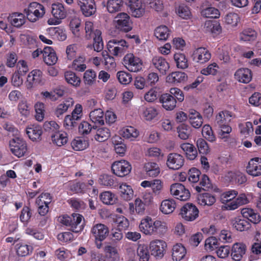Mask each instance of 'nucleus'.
I'll use <instances>...</instances> for the list:
<instances>
[{
    "label": "nucleus",
    "instance_id": "obj_9",
    "mask_svg": "<svg viewBox=\"0 0 261 261\" xmlns=\"http://www.w3.org/2000/svg\"><path fill=\"white\" fill-rule=\"evenodd\" d=\"M166 247V243L161 240L152 241L149 244L150 253L157 259H161L164 256Z\"/></svg>",
    "mask_w": 261,
    "mask_h": 261
},
{
    "label": "nucleus",
    "instance_id": "obj_6",
    "mask_svg": "<svg viewBox=\"0 0 261 261\" xmlns=\"http://www.w3.org/2000/svg\"><path fill=\"white\" fill-rule=\"evenodd\" d=\"M128 47L127 42L123 39H113L107 44L109 51L114 56H119L124 53Z\"/></svg>",
    "mask_w": 261,
    "mask_h": 261
},
{
    "label": "nucleus",
    "instance_id": "obj_51",
    "mask_svg": "<svg viewBox=\"0 0 261 261\" xmlns=\"http://www.w3.org/2000/svg\"><path fill=\"white\" fill-rule=\"evenodd\" d=\"M104 251L110 261H119L120 256L117 249L111 245L105 246Z\"/></svg>",
    "mask_w": 261,
    "mask_h": 261
},
{
    "label": "nucleus",
    "instance_id": "obj_39",
    "mask_svg": "<svg viewBox=\"0 0 261 261\" xmlns=\"http://www.w3.org/2000/svg\"><path fill=\"white\" fill-rule=\"evenodd\" d=\"M120 134L123 138L132 141L138 137L139 133L135 127L127 126L122 129Z\"/></svg>",
    "mask_w": 261,
    "mask_h": 261
},
{
    "label": "nucleus",
    "instance_id": "obj_3",
    "mask_svg": "<svg viewBox=\"0 0 261 261\" xmlns=\"http://www.w3.org/2000/svg\"><path fill=\"white\" fill-rule=\"evenodd\" d=\"M122 64L126 69L133 72H138L142 69L143 61L133 54H127L123 57Z\"/></svg>",
    "mask_w": 261,
    "mask_h": 261
},
{
    "label": "nucleus",
    "instance_id": "obj_61",
    "mask_svg": "<svg viewBox=\"0 0 261 261\" xmlns=\"http://www.w3.org/2000/svg\"><path fill=\"white\" fill-rule=\"evenodd\" d=\"M42 72L40 70L35 69L32 70L28 76V81L32 82L33 84H39L42 79Z\"/></svg>",
    "mask_w": 261,
    "mask_h": 261
},
{
    "label": "nucleus",
    "instance_id": "obj_36",
    "mask_svg": "<svg viewBox=\"0 0 261 261\" xmlns=\"http://www.w3.org/2000/svg\"><path fill=\"white\" fill-rule=\"evenodd\" d=\"M180 148L185 152L186 157L190 160H194L197 155V151L195 146L189 143H184Z\"/></svg>",
    "mask_w": 261,
    "mask_h": 261
},
{
    "label": "nucleus",
    "instance_id": "obj_10",
    "mask_svg": "<svg viewBox=\"0 0 261 261\" xmlns=\"http://www.w3.org/2000/svg\"><path fill=\"white\" fill-rule=\"evenodd\" d=\"M184 157L179 153H170L167 155L166 165L170 169L178 170L184 166Z\"/></svg>",
    "mask_w": 261,
    "mask_h": 261
},
{
    "label": "nucleus",
    "instance_id": "obj_60",
    "mask_svg": "<svg viewBox=\"0 0 261 261\" xmlns=\"http://www.w3.org/2000/svg\"><path fill=\"white\" fill-rule=\"evenodd\" d=\"M218 125L220 128V130L219 132L220 138L226 141L229 138L230 133L232 131L231 126L229 125V123L219 124Z\"/></svg>",
    "mask_w": 261,
    "mask_h": 261
},
{
    "label": "nucleus",
    "instance_id": "obj_46",
    "mask_svg": "<svg viewBox=\"0 0 261 261\" xmlns=\"http://www.w3.org/2000/svg\"><path fill=\"white\" fill-rule=\"evenodd\" d=\"M73 102L72 98H69L59 104L55 111L56 116L59 117L63 115L68 110L69 108L73 106Z\"/></svg>",
    "mask_w": 261,
    "mask_h": 261
},
{
    "label": "nucleus",
    "instance_id": "obj_12",
    "mask_svg": "<svg viewBox=\"0 0 261 261\" xmlns=\"http://www.w3.org/2000/svg\"><path fill=\"white\" fill-rule=\"evenodd\" d=\"M51 13L56 19L55 22H50L48 20V23L50 24H57L61 22V20L65 18L66 16V11L64 6L60 3L53 4L51 6Z\"/></svg>",
    "mask_w": 261,
    "mask_h": 261
},
{
    "label": "nucleus",
    "instance_id": "obj_56",
    "mask_svg": "<svg viewBox=\"0 0 261 261\" xmlns=\"http://www.w3.org/2000/svg\"><path fill=\"white\" fill-rule=\"evenodd\" d=\"M11 23L15 27L20 28L25 22V16L22 13H14L10 18Z\"/></svg>",
    "mask_w": 261,
    "mask_h": 261
},
{
    "label": "nucleus",
    "instance_id": "obj_40",
    "mask_svg": "<svg viewBox=\"0 0 261 261\" xmlns=\"http://www.w3.org/2000/svg\"><path fill=\"white\" fill-rule=\"evenodd\" d=\"M205 31L213 34H219L221 32V27L216 20H207L204 23Z\"/></svg>",
    "mask_w": 261,
    "mask_h": 261
},
{
    "label": "nucleus",
    "instance_id": "obj_54",
    "mask_svg": "<svg viewBox=\"0 0 261 261\" xmlns=\"http://www.w3.org/2000/svg\"><path fill=\"white\" fill-rule=\"evenodd\" d=\"M97 75L95 71L92 69L86 70L83 76V81L85 85L92 86L96 80Z\"/></svg>",
    "mask_w": 261,
    "mask_h": 261
},
{
    "label": "nucleus",
    "instance_id": "obj_27",
    "mask_svg": "<svg viewBox=\"0 0 261 261\" xmlns=\"http://www.w3.org/2000/svg\"><path fill=\"white\" fill-rule=\"evenodd\" d=\"M236 117L235 114L228 110L220 111L216 116V122L217 125L229 123L232 118Z\"/></svg>",
    "mask_w": 261,
    "mask_h": 261
},
{
    "label": "nucleus",
    "instance_id": "obj_2",
    "mask_svg": "<svg viewBox=\"0 0 261 261\" xmlns=\"http://www.w3.org/2000/svg\"><path fill=\"white\" fill-rule=\"evenodd\" d=\"M23 12L29 21L35 22L44 16L45 10L42 4L37 2H32L24 9Z\"/></svg>",
    "mask_w": 261,
    "mask_h": 261
},
{
    "label": "nucleus",
    "instance_id": "obj_4",
    "mask_svg": "<svg viewBox=\"0 0 261 261\" xmlns=\"http://www.w3.org/2000/svg\"><path fill=\"white\" fill-rule=\"evenodd\" d=\"M83 108L81 105L76 104L71 115L66 116L64 120V126L67 129H72L77 127L82 116Z\"/></svg>",
    "mask_w": 261,
    "mask_h": 261
},
{
    "label": "nucleus",
    "instance_id": "obj_33",
    "mask_svg": "<svg viewBox=\"0 0 261 261\" xmlns=\"http://www.w3.org/2000/svg\"><path fill=\"white\" fill-rule=\"evenodd\" d=\"M188 76L184 72L175 71L169 74L167 77V81L174 84L184 82L187 81Z\"/></svg>",
    "mask_w": 261,
    "mask_h": 261
},
{
    "label": "nucleus",
    "instance_id": "obj_30",
    "mask_svg": "<svg viewBox=\"0 0 261 261\" xmlns=\"http://www.w3.org/2000/svg\"><path fill=\"white\" fill-rule=\"evenodd\" d=\"M153 224L151 218L147 217L141 220L139 225L140 230L146 235H152L153 234Z\"/></svg>",
    "mask_w": 261,
    "mask_h": 261
},
{
    "label": "nucleus",
    "instance_id": "obj_44",
    "mask_svg": "<svg viewBox=\"0 0 261 261\" xmlns=\"http://www.w3.org/2000/svg\"><path fill=\"white\" fill-rule=\"evenodd\" d=\"M199 185L200 186H196L194 187V189L198 193L201 192L202 190L206 191L213 188V185L209 177L205 174L201 175Z\"/></svg>",
    "mask_w": 261,
    "mask_h": 261
},
{
    "label": "nucleus",
    "instance_id": "obj_11",
    "mask_svg": "<svg viewBox=\"0 0 261 261\" xmlns=\"http://www.w3.org/2000/svg\"><path fill=\"white\" fill-rule=\"evenodd\" d=\"M249 202L245 194L239 195L237 198L229 200H225L222 208L223 210L232 211L238 208L239 206L246 204Z\"/></svg>",
    "mask_w": 261,
    "mask_h": 261
},
{
    "label": "nucleus",
    "instance_id": "obj_47",
    "mask_svg": "<svg viewBox=\"0 0 261 261\" xmlns=\"http://www.w3.org/2000/svg\"><path fill=\"white\" fill-rule=\"evenodd\" d=\"M49 33L54 38L59 41H64L67 38L65 29L61 27L51 28Z\"/></svg>",
    "mask_w": 261,
    "mask_h": 261
},
{
    "label": "nucleus",
    "instance_id": "obj_42",
    "mask_svg": "<svg viewBox=\"0 0 261 261\" xmlns=\"http://www.w3.org/2000/svg\"><path fill=\"white\" fill-rule=\"evenodd\" d=\"M198 203L203 206L212 205L216 201L215 196L208 193L200 194L197 198Z\"/></svg>",
    "mask_w": 261,
    "mask_h": 261
},
{
    "label": "nucleus",
    "instance_id": "obj_35",
    "mask_svg": "<svg viewBox=\"0 0 261 261\" xmlns=\"http://www.w3.org/2000/svg\"><path fill=\"white\" fill-rule=\"evenodd\" d=\"M95 129L93 133L94 134V139L100 142H104L110 137V130L107 127H100Z\"/></svg>",
    "mask_w": 261,
    "mask_h": 261
},
{
    "label": "nucleus",
    "instance_id": "obj_31",
    "mask_svg": "<svg viewBox=\"0 0 261 261\" xmlns=\"http://www.w3.org/2000/svg\"><path fill=\"white\" fill-rule=\"evenodd\" d=\"M144 169L147 176L155 177L160 173L161 170L159 165L155 162H147L144 164Z\"/></svg>",
    "mask_w": 261,
    "mask_h": 261
},
{
    "label": "nucleus",
    "instance_id": "obj_38",
    "mask_svg": "<svg viewBox=\"0 0 261 261\" xmlns=\"http://www.w3.org/2000/svg\"><path fill=\"white\" fill-rule=\"evenodd\" d=\"M86 58L84 56H79L73 60L70 67L77 72H83L87 68Z\"/></svg>",
    "mask_w": 261,
    "mask_h": 261
},
{
    "label": "nucleus",
    "instance_id": "obj_53",
    "mask_svg": "<svg viewBox=\"0 0 261 261\" xmlns=\"http://www.w3.org/2000/svg\"><path fill=\"white\" fill-rule=\"evenodd\" d=\"M129 210L130 212H144L147 206L142 200L136 198L134 203H129Z\"/></svg>",
    "mask_w": 261,
    "mask_h": 261
},
{
    "label": "nucleus",
    "instance_id": "obj_23",
    "mask_svg": "<svg viewBox=\"0 0 261 261\" xmlns=\"http://www.w3.org/2000/svg\"><path fill=\"white\" fill-rule=\"evenodd\" d=\"M231 250L232 259L235 261H240L245 254L246 247L243 243H236L233 245Z\"/></svg>",
    "mask_w": 261,
    "mask_h": 261
},
{
    "label": "nucleus",
    "instance_id": "obj_58",
    "mask_svg": "<svg viewBox=\"0 0 261 261\" xmlns=\"http://www.w3.org/2000/svg\"><path fill=\"white\" fill-rule=\"evenodd\" d=\"M176 12L180 17L185 19L190 18L192 15L190 8L184 4L180 5L176 9Z\"/></svg>",
    "mask_w": 261,
    "mask_h": 261
},
{
    "label": "nucleus",
    "instance_id": "obj_25",
    "mask_svg": "<svg viewBox=\"0 0 261 261\" xmlns=\"http://www.w3.org/2000/svg\"><path fill=\"white\" fill-rule=\"evenodd\" d=\"M43 59L45 63L48 65H55L58 60L56 54L51 47H46L43 52Z\"/></svg>",
    "mask_w": 261,
    "mask_h": 261
},
{
    "label": "nucleus",
    "instance_id": "obj_1",
    "mask_svg": "<svg viewBox=\"0 0 261 261\" xmlns=\"http://www.w3.org/2000/svg\"><path fill=\"white\" fill-rule=\"evenodd\" d=\"M60 221L63 224L70 226L74 232H79L84 228V219L79 213H72L70 216L63 215L60 217Z\"/></svg>",
    "mask_w": 261,
    "mask_h": 261
},
{
    "label": "nucleus",
    "instance_id": "obj_37",
    "mask_svg": "<svg viewBox=\"0 0 261 261\" xmlns=\"http://www.w3.org/2000/svg\"><path fill=\"white\" fill-rule=\"evenodd\" d=\"M89 145L88 140L81 137L75 138L71 143L72 149L75 151L83 150L86 149Z\"/></svg>",
    "mask_w": 261,
    "mask_h": 261
},
{
    "label": "nucleus",
    "instance_id": "obj_28",
    "mask_svg": "<svg viewBox=\"0 0 261 261\" xmlns=\"http://www.w3.org/2000/svg\"><path fill=\"white\" fill-rule=\"evenodd\" d=\"M51 138L53 143L58 146H62L66 144L68 140L67 134L63 131H58L51 134Z\"/></svg>",
    "mask_w": 261,
    "mask_h": 261
},
{
    "label": "nucleus",
    "instance_id": "obj_16",
    "mask_svg": "<svg viewBox=\"0 0 261 261\" xmlns=\"http://www.w3.org/2000/svg\"><path fill=\"white\" fill-rule=\"evenodd\" d=\"M247 173L254 177L261 175V158L251 159L246 167Z\"/></svg>",
    "mask_w": 261,
    "mask_h": 261
},
{
    "label": "nucleus",
    "instance_id": "obj_13",
    "mask_svg": "<svg viewBox=\"0 0 261 261\" xmlns=\"http://www.w3.org/2000/svg\"><path fill=\"white\" fill-rule=\"evenodd\" d=\"M115 21L116 27L121 31L128 32L132 29L130 23V17L126 13L119 14L116 17Z\"/></svg>",
    "mask_w": 261,
    "mask_h": 261
},
{
    "label": "nucleus",
    "instance_id": "obj_19",
    "mask_svg": "<svg viewBox=\"0 0 261 261\" xmlns=\"http://www.w3.org/2000/svg\"><path fill=\"white\" fill-rule=\"evenodd\" d=\"M91 233L96 241L100 242L104 240L109 233L108 228L102 224H97L93 226Z\"/></svg>",
    "mask_w": 261,
    "mask_h": 261
},
{
    "label": "nucleus",
    "instance_id": "obj_34",
    "mask_svg": "<svg viewBox=\"0 0 261 261\" xmlns=\"http://www.w3.org/2000/svg\"><path fill=\"white\" fill-rule=\"evenodd\" d=\"M109 217L115 223L119 229L127 228L129 226L128 220L124 216L116 213H111Z\"/></svg>",
    "mask_w": 261,
    "mask_h": 261
},
{
    "label": "nucleus",
    "instance_id": "obj_7",
    "mask_svg": "<svg viewBox=\"0 0 261 261\" xmlns=\"http://www.w3.org/2000/svg\"><path fill=\"white\" fill-rule=\"evenodd\" d=\"M113 173L119 177H124L128 175L132 169L131 165L125 160L116 161L111 166Z\"/></svg>",
    "mask_w": 261,
    "mask_h": 261
},
{
    "label": "nucleus",
    "instance_id": "obj_15",
    "mask_svg": "<svg viewBox=\"0 0 261 261\" xmlns=\"http://www.w3.org/2000/svg\"><path fill=\"white\" fill-rule=\"evenodd\" d=\"M52 201V197L48 193H42L37 198L36 203L38 208V212H48L49 204Z\"/></svg>",
    "mask_w": 261,
    "mask_h": 261
},
{
    "label": "nucleus",
    "instance_id": "obj_62",
    "mask_svg": "<svg viewBox=\"0 0 261 261\" xmlns=\"http://www.w3.org/2000/svg\"><path fill=\"white\" fill-rule=\"evenodd\" d=\"M153 234H164L167 230V225L166 222L156 220L153 222Z\"/></svg>",
    "mask_w": 261,
    "mask_h": 261
},
{
    "label": "nucleus",
    "instance_id": "obj_18",
    "mask_svg": "<svg viewBox=\"0 0 261 261\" xmlns=\"http://www.w3.org/2000/svg\"><path fill=\"white\" fill-rule=\"evenodd\" d=\"M151 63L160 73L163 75L167 74L170 68L169 63L164 58L161 56L154 57Z\"/></svg>",
    "mask_w": 261,
    "mask_h": 261
},
{
    "label": "nucleus",
    "instance_id": "obj_21",
    "mask_svg": "<svg viewBox=\"0 0 261 261\" xmlns=\"http://www.w3.org/2000/svg\"><path fill=\"white\" fill-rule=\"evenodd\" d=\"M66 189L70 192V194H84L87 189L86 183L70 181L66 184Z\"/></svg>",
    "mask_w": 261,
    "mask_h": 261
},
{
    "label": "nucleus",
    "instance_id": "obj_14",
    "mask_svg": "<svg viewBox=\"0 0 261 261\" xmlns=\"http://www.w3.org/2000/svg\"><path fill=\"white\" fill-rule=\"evenodd\" d=\"M193 59L200 64H204L208 62L211 58V54L205 47H198L193 53Z\"/></svg>",
    "mask_w": 261,
    "mask_h": 261
},
{
    "label": "nucleus",
    "instance_id": "obj_63",
    "mask_svg": "<svg viewBox=\"0 0 261 261\" xmlns=\"http://www.w3.org/2000/svg\"><path fill=\"white\" fill-rule=\"evenodd\" d=\"M101 201L106 204H113L116 200L115 195L111 192L105 191L100 195Z\"/></svg>",
    "mask_w": 261,
    "mask_h": 261
},
{
    "label": "nucleus",
    "instance_id": "obj_41",
    "mask_svg": "<svg viewBox=\"0 0 261 261\" xmlns=\"http://www.w3.org/2000/svg\"><path fill=\"white\" fill-rule=\"evenodd\" d=\"M89 117L92 122L95 124H104V113L101 109H95L91 111Z\"/></svg>",
    "mask_w": 261,
    "mask_h": 261
},
{
    "label": "nucleus",
    "instance_id": "obj_50",
    "mask_svg": "<svg viewBox=\"0 0 261 261\" xmlns=\"http://www.w3.org/2000/svg\"><path fill=\"white\" fill-rule=\"evenodd\" d=\"M101 32L99 30H95V36L93 37V47L95 51L99 52L103 48V43L101 37Z\"/></svg>",
    "mask_w": 261,
    "mask_h": 261
},
{
    "label": "nucleus",
    "instance_id": "obj_45",
    "mask_svg": "<svg viewBox=\"0 0 261 261\" xmlns=\"http://www.w3.org/2000/svg\"><path fill=\"white\" fill-rule=\"evenodd\" d=\"M174 60L177 68L185 69L188 67V60L185 54L182 53H175L174 55Z\"/></svg>",
    "mask_w": 261,
    "mask_h": 261
},
{
    "label": "nucleus",
    "instance_id": "obj_5",
    "mask_svg": "<svg viewBox=\"0 0 261 261\" xmlns=\"http://www.w3.org/2000/svg\"><path fill=\"white\" fill-rule=\"evenodd\" d=\"M11 152L18 158L24 156L28 151L27 144L23 139L15 137L9 141Z\"/></svg>",
    "mask_w": 261,
    "mask_h": 261
},
{
    "label": "nucleus",
    "instance_id": "obj_24",
    "mask_svg": "<svg viewBox=\"0 0 261 261\" xmlns=\"http://www.w3.org/2000/svg\"><path fill=\"white\" fill-rule=\"evenodd\" d=\"M187 254L185 247L180 243L174 245L172 249V258L173 261H181L184 259Z\"/></svg>",
    "mask_w": 261,
    "mask_h": 261
},
{
    "label": "nucleus",
    "instance_id": "obj_59",
    "mask_svg": "<svg viewBox=\"0 0 261 261\" xmlns=\"http://www.w3.org/2000/svg\"><path fill=\"white\" fill-rule=\"evenodd\" d=\"M178 137L182 140L188 139L191 134V128L185 124H180L177 128Z\"/></svg>",
    "mask_w": 261,
    "mask_h": 261
},
{
    "label": "nucleus",
    "instance_id": "obj_49",
    "mask_svg": "<svg viewBox=\"0 0 261 261\" xmlns=\"http://www.w3.org/2000/svg\"><path fill=\"white\" fill-rule=\"evenodd\" d=\"M176 204L173 199H165L161 202L160 210L161 212H173Z\"/></svg>",
    "mask_w": 261,
    "mask_h": 261
},
{
    "label": "nucleus",
    "instance_id": "obj_26",
    "mask_svg": "<svg viewBox=\"0 0 261 261\" xmlns=\"http://www.w3.org/2000/svg\"><path fill=\"white\" fill-rule=\"evenodd\" d=\"M129 7L132 15L135 17L142 16L145 12V9L143 8L140 0L130 1L129 2Z\"/></svg>",
    "mask_w": 261,
    "mask_h": 261
},
{
    "label": "nucleus",
    "instance_id": "obj_57",
    "mask_svg": "<svg viewBox=\"0 0 261 261\" xmlns=\"http://www.w3.org/2000/svg\"><path fill=\"white\" fill-rule=\"evenodd\" d=\"M67 202L73 210L76 211L84 210L87 206L83 201L75 197L69 198Z\"/></svg>",
    "mask_w": 261,
    "mask_h": 261
},
{
    "label": "nucleus",
    "instance_id": "obj_55",
    "mask_svg": "<svg viewBox=\"0 0 261 261\" xmlns=\"http://www.w3.org/2000/svg\"><path fill=\"white\" fill-rule=\"evenodd\" d=\"M123 4L122 0H108L107 8L109 12L115 13L121 10Z\"/></svg>",
    "mask_w": 261,
    "mask_h": 261
},
{
    "label": "nucleus",
    "instance_id": "obj_17",
    "mask_svg": "<svg viewBox=\"0 0 261 261\" xmlns=\"http://www.w3.org/2000/svg\"><path fill=\"white\" fill-rule=\"evenodd\" d=\"M78 5L80 7L83 14L89 17L96 11V6L94 0H79Z\"/></svg>",
    "mask_w": 261,
    "mask_h": 261
},
{
    "label": "nucleus",
    "instance_id": "obj_48",
    "mask_svg": "<svg viewBox=\"0 0 261 261\" xmlns=\"http://www.w3.org/2000/svg\"><path fill=\"white\" fill-rule=\"evenodd\" d=\"M64 76L66 81L74 87H79L80 85L81 79L75 73L71 71H67L65 72Z\"/></svg>",
    "mask_w": 261,
    "mask_h": 261
},
{
    "label": "nucleus",
    "instance_id": "obj_32",
    "mask_svg": "<svg viewBox=\"0 0 261 261\" xmlns=\"http://www.w3.org/2000/svg\"><path fill=\"white\" fill-rule=\"evenodd\" d=\"M191 125L196 128L200 127L203 123V118L200 114L195 110H191L189 115Z\"/></svg>",
    "mask_w": 261,
    "mask_h": 261
},
{
    "label": "nucleus",
    "instance_id": "obj_22",
    "mask_svg": "<svg viewBox=\"0 0 261 261\" xmlns=\"http://www.w3.org/2000/svg\"><path fill=\"white\" fill-rule=\"evenodd\" d=\"M162 107L166 110H173L176 106L177 101L175 97L169 93H164L160 97Z\"/></svg>",
    "mask_w": 261,
    "mask_h": 261
},
{
    "label": "nucleus",
    "instance_id": "obj_64",
    "mask_svg": "<svg viewBox=\"0 0 261 261\" xmlns=\"http://www.w3.org/2000/svg\"><path fill=\"white\" fill-rule=\"evenodd\" d=\"M137 254L140 261H148L149 254L147 247L144 245L139 244L137 249Z\"/></svg>",
    "mask_w": 261,
    "mask_h": 261
},
{
    "label": "nucleus",
    "instance_id": "obj_52",
    "mask_svg": "<svg viewBox=\"0 0 261 261\" xmlns=\"http://www.w3.org/2000/svg\"><path fill=\"white\" fill-rule=\"evenodd\" d=\"M121 197L125 200H129L134 195V192L132 187L126 185V184H122L119 187Z\"/></svg>",
    "mask_w": 261,
    "mask_h": 261
},
{
    "label": "nucleus",
    "instance_id": "obj_29",
    "mask_svg": "<svg viewBox=\"0 0 261 261\" xmlns=\"http://www.w3.org/2000/svg\"><path fill=\"white\" fill-rule=\"evenodd\" d=\"M26 133L31 140L37 141L41 139L42 134V127L39 125H33L27 128Z\"/></svg>",
    "mask_w": 261,
    "mask_h": 261
},
{
    "label": "nucleus",
    "instance_id": "obj_20",
    "mask_svg": "<svg viewBox=\"0 0 261 261\" xmlns=\"http://www.w3.org/2000/svg\"><path fill=\"white\" fill-rule=\"evenodd\" d=\"M234 78L240 83H249L252 79V73L248 68H241L234 73Z\"/></svg>",
    "mask_w": 261,
    "mask_h": 261
},
{
    "label": "nucleus",
    "instance_id": "obj_43",
    "mask_svg": "<svg viewBox=\"0 0 261 261\" xmlns=\"http://www.w3.org/2000/svg\"><path fill=\"white\" fill-rule=\"evenodd\" d=\"M170 30L167 27L162 25L158 27L154 30V36L159 40L166 41L170 35Z\"/></svg>",
    "mask_w": 261,
    "mask_h": 261
},
{
    "label": "nucleus",
    "instance_id": "obj_8",
    "mask_svg": "<svg viewBox=\"0 0 261 261\" xmlns=\"http://www.w3.org/2000/svg\"><path fill=\"white\" fill-rule=\"evenodd\" d=\"M170 193L180 201H186L190 197L189 190L180 183H175L170 186Z\"/></svg>",
    "mask_w": 261,
    "mask_h": 261
}]
</instances>
